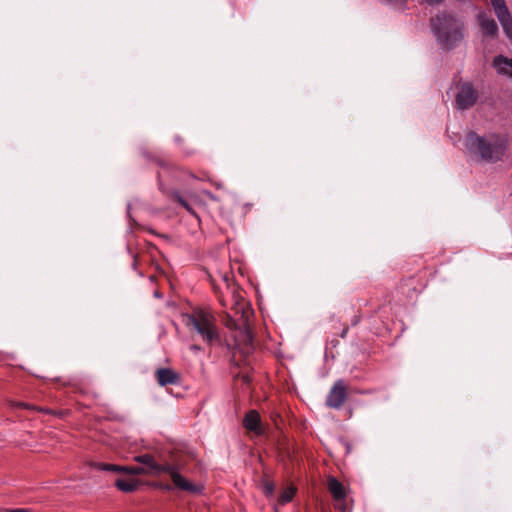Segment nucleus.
Segmentation results:
<instances>
[{"label":"nucleus","mask_w":512,"mask_h":512,"mask_svg":"<svg viewBox=\"0 0 512 512\" xmlns=\"http://www.w3.org/2000/svg\"><path fill=\"white\" fill-rule=\"evenodd\" d=\"M348 397V386L343 379H338L334 382L332 387L330 388L326 400L325 405L328 408L339 410L345 403Z\"/></svg>","instance_id":"423d86ee"},{"label":"nucleus","mask_w":512,"mask_h":512,"mask_svg":"<svg viewBox=\"0 0 512 512\" xmlns=\"http://www.w3.org/2000/svg\"><path fill=\"white\" fill-rule=\"evenodd\" d=\"M242 340L248 346L251 347L253 343V335L249 327H245L241 330Z\"/></svg>","instance_id":"a211bd4d"},{"label":"nucleus","mask_w":512,"mask_h":512,"mask_svg":"<svg viewBox=\"0 0 512 512\" xmlns=\"http://www.w3.org/2000/svg\"><path fill=\"white\" fill-rule=\"evenodd\" d=\"M348 329H349V328H348V326H345V327L343 328V330H342V332H341V334H340V337H341V338H345V337H346V335H347V333H348Z\"/></svg>","instance_id":"393cba45"},{"label":"nucleus","mask_w":512,"mask_h":512,"mask_svg":"<svg viewBox=\"0 0 512 512\" xmlns=\"http://www.w3.org/2000/svg\"><path fill=\"white\" fill-rule=\"evenodd\" d=\"M174 485H171V484H165L163 485V489L166 490V491H171L173 489Z\"/></svg>","instance_id":"cd10ccee"},{"label":"nucleus","mask_w":512,"mask_h":512,"mask_svg":"<svg viewBox=\"0 0 512 512\" xmlns=\"http://www.w3.org/2000/svg\"><path fill=\"white\" fill-rule=\"evenodd\" d=\"M275 486L270 481H265L263 483V492L267 497H271L274 494Z\"/></svg>","instance_id":"6ab92c4d"},{"label":"nucleus","mask_w":512,"mask_h":512,"mask_svg":"<svg viewBox=\"0 0 512 512\" xmlns=\"http://www.w3.org/2000/svg\"><path fill=\"white\" fill-rule=\"evenodd\" d=\"M140 154L148 161L156 163L160 168L165 170H171L174 164L162 159L155 153L149 151L146 147H140Z\"/></svg>","instance_id":"4468645a"},{"label":"nucleus","mask_w":512,"mask_h":512,"mask_svg":"<svg viewBox=\"0 0 512 512\" xmlns=\"http://www.w3.org/2000/svg\"><path fill=\"white\" fill-rule=\"evenodd\" d=\"M191 350L198 351V350H200V346L194 344V345L191 346Z\"/></svg>","instance_id":"7c9ffc66"},{"label":"nucleus","mask_w":512,"mask_h":512,"mask_svg":"<svg viewBox=\"0 0 512 512\" xmlns=\"http://www.w3.org/2000/svg\"><path fill=\"white\" fill-rule=\"evenodd\" d=\"M242 379H243V382L246 383V384H248L250 382V377L248 375H244L242 377Z\"/></svg>","instance_id":"c756f323"},{"label":"nucleus","mask_w":512,"mask_h":512,"mask_svg":"<svg viewBox=\"0 0 512 512\" xmlns=\"http://www.w3.org/2000/svg\"><path fill=\"white\" fill-rule=\"evenodd\" d=\"M132 267H133L134 270L137 269V255H133Z\"/></svg>","instance_id":"bb28decb"},{"label":"nucleus","mask_w":512,"mask_h":512,"mask_svg":"<svg viewBox=\"0 0 512 512\" xmlns=\"http://www.w3.org/2000/svg\"><path fill=\"white\" fill-rule=\"evenodd\" d=\"M4 512H30V510L26 508H11L5 509Z\"/></svg>","instance_id":"5701e85b"},{"label":"nucleus","mask_w":512,"mask_h":512,"mask_svg":"<svg viewBox=\"0 0 512 512\" xmlns=\"http://www.w3.org/2000/svg\"><path fill=\"white\" fill-rule=\"evenodd\" d=\"M174 140L177 144H181L183 142V139L180 136H175Z\"/></svg>","instance_id":"c85d7f7f"},{"label":"nucleus","mask_w":512,"mask_h":512,"mask_svg":"<svg viewBox=\"0 0 512 512\" xmlns=\"http://www.w3.org/2000/svg\"><path fill=\"white\" fill-rule=\"evenodd\" d=\"M494 65L504 74L512 73V59H508L502 55L495 57Z\"/></svg>","instance_id":"dca6fc26"},{"label":"nucleus","mask_w":512,"mask_h":512,"mask_svg":"<svg viewBox=\"0 0 512 512\" xmlns=\"http://www.w3.org/2000/svg\"><path fill=\"white\" fill-rule=\"evenodd\" d=\"M155 378L160 386L178 385L181 376L171 368H159L155 371Z\"/></svg>","instance_id":"9b49d317"},{"label":"nucleus","mask_w":512,"mask_h":512,"mask_svg":"<svg viewBox=\"0 0 512 512\" xmlns=\"http://www.w3.org/2000/svg\"><path fill=\"white\" fill-rule=\"evenodd\" d=\"M361 321L360 315H355L351 320V325L356 326Z\"/></svg>","instance_id":"b1692460"},{"label":"nucleus","mask_w":512,"mask_h":512,"mask_svg":"<svg viewBox=\"0 0 512 512\" xmlns=\"http://www.w3.org/2000/svg\"><path fill=\"white\" fill-rule=\"evenodd\" d=\"M183 152L185 153V155L190 156L194 154L195 151L193 149H183Z\"/></svg>","instance_id":"a878e982"},{"label":"nucleus","mask_w":512,"mask_h":512,"mask_svg":"<svg viewBox=\"0 0 512 512\" xmlns=\"http://www.w3.org/2000/svg\"><path fill=\"white\" fill-rule=\"evenodd\" d=\"M433 35L440 47L446 50L456 48L464 39L465 24L456 13L441 11L430 19Z\"/></svg>","instance_id":"f257e3e1"},{"label":"nucleus","mask_w":512,"mask_h":512,"mask_svg":"<svg viewBox=\"0 0 512 512\" xmlns=\"http://www.w3.org/2000/svg\"><path fill=\"white\" fill-rule=\"evenodd\" d=\"M243 426L245 429L252 431L257 435H261L263 433L260 415L256 410H251L245 415L243 419Z\"/></svg>","instance_id":"f8f14e48"},{"label":"nucleus","mask_w":512,"mask_h":512,"mask_svg":"<svg viewBox=\"0 0 512 512\" xmlns=\"http://www.w3.org/2000/svg\"><path fill=\"white\" fill-rule=\"evenodd\" d=\"M203 193L212 201H219V198L216 195H214L212 192L205 190V191H203Z\"/></svg>","instance_id":"412c9836"},{"label":"nucleus","mask_w":512,"mask_h":512,"mask_svg":"<svg viewBox=\"0 0 512 512\" xmlns=\"http://www.w3.org/2000/svg\"><path fill=\"white\" fill-rule=\"evenodd\" d=\"M491 5L506 36L512 39V15L505 0H491Z\"/></svg>","instance_id":"6e6552de"},{"label":"nucleus","mask_w":512,"mask_h":512,"mask_svg":"<svg viewBox=\"0 0 512 512\" xmlns=\"http://www.w3.org/2000/svg\"><path fill=\"white\" fill-rule=\"evenodd\" d=\"M294 495L293 489H287L284 492L281 493V495L278 498V503L281 505H284L286 503H289Z\"/></svg>","instance_id":"f3484780"},{"label":"nucleus","mask_w":512,"mask_h":512,"mask_svg":"<svg viewBox=\"0 0 512 512\" xmlns=\"http://www.w3.org/2000/svg\"><path fill=\"white\" fill-rule=\"evenodd\" d=\"M140 481L137 479L117 478L115 486L122 492L131 493L138 489Z\"/></svg>","instance_id":"2eb2a0df"},{"label":"nucleus","mask_w":512,"mask_h":512,"mask_svg":"<svg viewBox=\"0 0 512 512\" xmlns=\"http://www.w3.org/2000/svg\"><path fill=\"white\" fill-rule=\"evenodd\" d=\"M466 149L481 160L489 163L501 161L508 148V139L500 134L480 136L474 131L466 134Z\"/></svg>","instance_id":"f03ea898"},{"label":"nucleus","mask_w":512,"mask_h":512,"mask_svg":"<svg viewBox=\"0 0 512 512\" xmlns=\"http://www.w3.org/2000/svg\"><path fill=\"white\" fill-rule=\"evenodd\" d=\"M157 179H158V186H159V189L162 193L164 194H167L169 196H171V198L177 202L179 205H181L183 208H185L188 212L194 214V211L192 209V207L190 206V204L180 195V193L178 191H167L162 183V179H161V173L158 172L157 174Z\"/></svg>","instance_id":"ddd939ff"},{"label":"nucleus","mask_w":512,"mask_h":512,"mask_svg":"<svg viewBox=\"0 0 512 512\" xmlns=\"http://www.w3.org/2000/svg\"><path fill=\"white\" fill-rule=\"evenodd\" d=\"M130 208H131V205H130V204H128V205H127V213H128V214L130 213Z\"/></svg>","instance_id":"2f4dec72"},{"label":"nucleus","mask_w":512,"mask_h":512,"mask_svg":"<svg viewBox=\"0 0 512 512\" xmlns=\"http://www.w3.org/2000/svg\"><path fill=\"white\" fill-rule=\"evenodd\" d=\"M455 103L458 109L467 110L474 106L478 99V93L472 84L464 82L457 87Z\"/></svg>","instance_id":"0eeeda50"},{"label":"nucleus","mask_w":512,"mask_h":512,"mask_svg":"<svg viewBox=\"0 0 512 512\" xmlns=\"http://www.w3.org/2000/svg\"><path fill=\"white\" fill-rule=\"evenodd\" d=\"M328 490L336 501V507L342 512L346 511V506L342 502L346 499L345 486L335 477H329L327 481Z\"/></svg>","instance_id":"1a4fd4ad"},{"label":"nucleus","mask_w":512,"mask_h":512,"mask_svg":"<svg viewBox=\"0 0 512 512\" xmlns=\"http://www.w3.org/2000/svg\"><path fill=\"white\" fill-rule=\"evenodd\" d=\"M477 21L484 37L495 38L498 35L499 29L496 21L489 17L486 12H479Z\"/></svg>","instance_id":"9d476101"},{"label":"nucleus","mask_w":512,"mask_h":512,"mask_svg":"<svg viewBox=\"0 0 512 512\" xmlns=\"http://www.w3.org/2000/svg\"><path fill=\"white\" fill-rule=\"evenodd\" d=\"M11 406L13 408H25V409H30L31 406L27 403H24V402H16V401H13L11 402Z\"/></svg>","instance_id":"aec40b11"},{"label":"nucleus","mask_w":512,"mask_h":512,"mask_svg":"<svg viewBox=\"0 0 512 512\" xmlns=\"http://www.w3.org/2000/svg\"><path fill=\"white\" fill-rule=\"evenodd\" d=\"M136 461L143 464L144 467H134L130 468L129 470L115 465V464H108V463H94L92 466L101 471H108V472H120V471H128L131 474H150L154 476H158L162 473H165L166 469L168 468V464H159L155 461L154 457L150 454H144L139 455L136 458Z\"/></svg>","instance_id":"7ed1b4c3"},{"label":"nucleus","mask_w":512,"mask_h":512,"mask_svg":"<svg viewBox=\"0 0 512 512\" xmlns=\"http://www.w3.org/2000/svg\"><path fill=\"white\" fill-rule=\"evenodd\" d=\"M165 473L169 474L175 488L187 492L191 495H201L204 491V486L198 483H193L186 479L178 470V468L168 463V468Z\"/></svg>","instance_id":"39448f33"},{"label":"nucleus","mask_w":512,"mask_h":512,"mask_svg":"<svg viewBox=\"0 0 512 512\" xmlns=\"http://www.w3.org/2000/svg\"><path fill=\"white\" fill-rule=\"evenodd\" d=\"M423 2H425L426 4L428 5H440L442 4L445 0H422Z\"/></svg>","instance_id":"4be33fe9"},{"label":"nucleus","mask_w":512,"mask_h":512,"mask_svg":"<svg viewBox=\"0 0 512 512\" xmlns=\"http://www.w3.org/2000/svg\"><path fill=\"white\" fill-rule=\"evenodd\" d=\"M187 325L193 327L207 344L220 342L216 320L211 314L202 310L197 311L188 316Z\"/></svg>","instance_id":"20e7f679"}]
</instances>
